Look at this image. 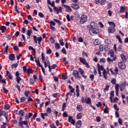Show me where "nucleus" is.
<instances>
[{"instance_id":"45","label":"nucleus","mask_w":128,"mask_h":128,"mask_svg":"<svg viewBox=\"0 0 128 128\" xmlns=\"http://www.w3.org/2000/svg\"><path fill=\"white\" fill-rule=\"evenodd\" d=\"M118 88H120V84H116V86H115V90H116V92L118 91Z\"/></svg>"},{"instance_id":"5","label":"nucleus","mask_w":128,"mask_h":128,"mask_svg":"<svg viewBox=\"0 0 128 128\" xmlns=\"http://www.w3.org/2000/svg\"><path fill=\"white\" fill-rule=\"evenodd\" d=\"M81 100L82 102H85L88 104H92V100H90V98H84L82 97Z\"/></svg>"},{"instance_id":"47","label":"nucleus","mask_w":128,"mask_h":128,"mask_svg":"<svg viewBox=\"0 0 128 128\" xmlns=\"http://www.w3.org/2000/svg\"><path fill=\"white\" fill-rule=\"evenodd\" d=\"M38 16L40 17V18H44V14H42V12H40L38 14Z\"/></svg>"},{"instance_id":"7","label":"nucleus","mask_w":128,"mask_h":128,"mask_svg":"<svg viewBox=\"0 0 128 128\" xmlns=\"http://www.w3.org/2000/svg\"><path fill=\"white\" fill-rule=\"evenodd\" d=\"M72 74L74 76L75 78H82V77L80 76L78 71H77L76 70H74L73 71Z\"/></svg>"},{"instance_id":"2","label":"nucleus","mask_w":128,"mask_h":128,"mask_svg":"<svg viewBox=\"0 0 128 128\" xmlns=\"http://www.w3.org/2000/svg\"><path fill=\"white\" fill-rule=\"evenodd\" d=\"M90 26H91L92 28L90 29V32H98V30L96 28L98 26V24L96 23V22H92L90 24Z\"/></svg>"},{"instance_id":"43","label":"nucleus","mask_w":128,"mask_h":128,"mask_svg":"<svg viewBox=\"0 0 128 128\" xmlns=\"http://www.w3.org/2000/svg\"><path fill=\"white\" fill-rule=\"evenodd\" d=\"M104 114H108V106H106V108L104 110Z\"/></svg>"},{"instance_id":"51","label":"nucleus","mask_w":128,"mask_h":128,"mask_svg":"<svg viewBox=\"0 0 128 128\" xmlns=\"http://www.w3.org/2000/svg\"><path fill=\"white\" fill-rule=\"evenodd\" d=\"M29 82L30 84H34V79H30Z\"/></svg>"},{"instance_id":"54","label":"nucleus","mask_w":128,"mask_h":128,"mask_svg":"<svg viewBox=\"0 0 128 128\" xmlns=\"http://www.w3.org/2000/svg\"><path fill=\"white\" fill-rule=\"evenodd\" d=\"M15 12H16L18 14H20V11L18 10V5L14 6Z\"/></svg>"},{"instance_id":"20","label":"nucleus","mask_w":128,"mask_h":128,"mask_svg":"<svg viewBox=\"0 0 128 128\" xmlns=\"http://www.w3.org/2000/svg\"><path fill=\"white\" fill-rule=\"evenodd\" d=\"M27 120H26L22 121V124L20 125V124H18V126H21V128H22V126H24V124L26 126L28 124Z\"/></svg>"},{"instance_id":"28","label":"nucleus","mask_w":128,"mask_h":128,"mask_svg":"<svg viewBox=\"0 0 128 128\" xmlns=\"http://www.w3.org/2000/svg\"><path fill=\"white\" fill-rule=\"evenodd\" d=\"M94 46H98L99 44H100V40H98V39H96L94 42Z\"/></svg>"},{"instance_id":"32","label":"nucleus","mask_w":128,"mask_h":128,"mask_svg":"<svg viewBox=\"0 0 128 128\" xmlns=\"http://www.w3.org/2000/svg\"><path fill=\"white\" fill-rule=\"evenodd\" d=\"M116 38L117 40H118L120 44H122V38H120V36H118V35H116Z\"/></svg>"},{"instance_id":"29","label":"nucleus","mask_w":128,"mask_h":128,"mask_svg":"<svg viewBox=\"0 0 128 128\" xmlns=\"http://www.w3.org/2000/svg\"><path fill=\"white\" fill-rule=\"evenodd\" d=\"M6 27L5 26H1L0 28V30H2V32H6Z\"/></svg>"},{"instance_id":"9","label":"nucleus","mask_w":128,"mask_h":128,"mask_svg":"<svg viewBox=\"0 0 128 128\" xmlns=\"http://www.w3.org/2000/svg\"><path fill=\"white\" fill-rule=\"evenodd\" d=\"M15 76H16V81L17 82L18 84H20V82L22 80V78L20 77V73L18 72H16Z\"/></svg>"},{"instance_id":"64","label":"nucleus","mask_w":128,"mask_h":128,"mask_svg":"<svg viewBox=\"0 0 128 128\" xmlns=\"http://www.w3.org/2000/svg\"><path fill=\"white\" fill-rule=\"evenodd\" d=\"M20 102H26V98H24V97L21 98Z\"/></svg>"},{"instance_id":"31","label":"nucleus","mask_w":128,"mask_h":128,"mask_svg":"<svg viewBox=\"0 0 128 128\" xmlns=\"http://www.w3.org/2000/svg\"><path fill=\"white\" fill-rule=\"evenodd\" d=\"M116 60V57H114L113 58H110L108 57L107 58V60L108 62H114V60Z\"/></svg>"},{"instance_id":"57","label":"nucleus","mask_w":128,"mask_h":128,"mask_svg":"<svg viewBox=\"0 0 128 128\" xmlns=\"http://www.w3.org/2000/svg\"><path fill=\"white\" fill-rule=\"evenodd\" d=\"M90 78L92 81L94 80V74H90Z\"/></svg>"},{"instance_id":"59","label":"nucleus","mask_w":128,"mask_h":128,"mask_svg":"<svg viewBox=\"0 0 128 128\" xmlns=\"http://www.w3.org/2000/svg\"><path fill=\"white\" fill-rule=\"evenodd\" d=\"M14 50L15 52H16L17 50H18V46H14Z\"/></svg>"},{"instance_id":"11","label":"nucleus","mask_w":128,"mask_h":128,"mask_svg":"<svg viewBox=\"0 0 128 128\" xmlns=\"http://www.w3.org/2000/svg\"><path fill=\"white\" fill-rule=\"evenodd\" d=\"M80 60L81 62H82V64H86V66L88 68V64L86 62V60H84V58H82V57L80 58Z\"/></svg>"},{"instance_id":"15","label":"nucleus","mask_w":128,"mask_h":128,"mask_svg":"<svg viewBox=\"0 0 128 128\" xmlns=\"http://www.w3.org/2000/svg\"><path fill=\"white\" fill-rule=\"evenodd\" d=\"M108 32H116V29L114 27H109L108 29Z\"/></svg>"},{"instance_id":"33","label":"nucleus","mask_w":128,"mask_h":128,"mask_svg":"<svg viewBox=\"0 0 128 128\" xmlns=\"http://www.w3.org/2000/svg\"><path fill=\"white\" fill-rule=\"evenodd\" d=\"M26 72H28V76H30V74H32V69L30 68L27 69Z\"/></svg>"},{"instance_id":"18","label":"nucleus","mask_w":128,"mask_h":128,"mask_svg":"<svg viewBox=\"0 0 128 128\" xmlns=\"http://www.w3.org/2000/svg\"><path fill=\"white\" fill-rule=\"evenodd\" d=\"M71 7L72 8H74V10H78V8H80V6L76 4H72Z\"/></svg>"},{"instance_id":"10","label":"nucleus","mask_w":128,"mask_h":128,"mask_svg":"<svg viewBox=\"0 0 128 128\" xmlns=\"http://www.w3.org/2000/svg\"><path fill=\"white\" fill-rule=\"evenodd\" d=\"M46 58L44 56V53H42V62L44 64V68H48V64L46 63V60H44Z\"/></svg>"},{"instance_id":"53","label":"nucleus","mask_w":128,"mask_h":128,"mask_svg":"<svg viewBox=\"0 0 128 128\" xmlns=\"http://www.w3.org/2000/svg\"><path fill=\"white\" fill-rule=\"evenodd\" d=\"M108 14L109 16H112V10H108Z\"/></svg>"},{"instance_id":"17","label":"nucleus","mask_w":128,"mask_h":128,"mask_svg":"<svg viewBox=\"0 0 128 128\" xmlns=\"http://www.w3.org/2000/svg\"><path fill=\"white\" fill-rule=\"evenodd\" d=\"M82 126V120H78L76 124V128H80Z\"/></svg>"},{"instance_id":"50","label":"nucleus","mask_w":128,"mask_h":128,"mask_svg":"<svg viewBox=\"0 0 128 128\" xmlns=\"http://www.w3.org/2000/svg\"><path fill=\"white\" fill-rule=\"evenodd\" d=\"M78 71L81 74H84V70H82V68H79Z\"/></svg>"},{"instance_id":"37","label":"nucleus","mask_w":128,"mask_h":128,"mask_svg":"<svg viewBox=\"0 0 128 128\" xmlns=\"http://www.w3.org/2000/svg\"><path fill=\"white\" fill-rule=\"evenodd\" d=\"M4 118H1L0 119V122H4V120H6V122H8V117L4 116Z\"/></svg>"},{"instance_id":"36","label":"nucleus","mask_w":128,"mask_h":128,"mask_svg":"<svg viewBox=\"0 0 128 128\" xmlns=\"http://www.w3.org/2000/svg\"><path fill=\"white\" fill-rule=\"evenodd\" d=\"M112 8V3L110 2L108 4L107 10H110V8Z\"/></svg>"},{"instance_id":"63","label":"nucleus","mask_w":128,"mask_h":128,"mask_svg":"<svg viewBox=\"0 0 128 128\" xmlns=\"http://www.w3.org/2000/svg\"><path fill=\"white\" fill-rule=\"evenodd\" d=\"M3 124L1 126V128H6V122H2Z\"/></svg>"},{"instance_id":"55","label":"nucleus","mask_w":128,"mask_h":128,"mask_svg":"<svg viewBox=\"0 0 128 128\" xmlns=\"http://www.w3.org/2000/svg\"><path fill=\"white\" fill-rule=\"evenodd\" d=\"M72 92H69L68 93H67L66 94V97L68 98V96H72Z\"/></svg>"},{"instance_id":"61","label":"nucleus","mask_w":128,"mask_h":128,"mask_svg":"<svg viewBox=\"0 0 128 128\" xmlns=\"http://www.w3.org/2000/svg\"><path fill=\"white\" fill-rule=\"evenodd\" d=\"M28 18L30 20H34V18H32V16L30 15H28Z\"/></svg>"},{"instance_id":"24","label":"nucleus","mask_w":128,"mask_h":128,"mask_svg":"<svg viewBox=\"0 0 128 128\" xmlns=\"http://www.w3.org/2000/svg\"><path fill=\"white\" fill-rule=\"evenodd\" d=\"M2 116H6V112L0 110V117Z\"/></svg>"},{"instance_id":"42","label":"nucleus","mask_w":128,"mask_h":128,"mask_svg":"<svg viewBox=\"0 0 128 128\" xmlns=\"http://www.w3.org/2000/svg\"><path fill=\"white\" fill-rule=\"evenodd\" d=\"M106 2V0H102L100 2V4H102V6H104Z\"/></svg>"},{"instance_id":"34","label":"nucleus","mask_w":128,"mask_h":128,"mask_svg":"<svg viewBox=\"0 0 128 128\" xmlns=\"http://www.w3.org/2000/svg\"><path fill=\"white\" fill-rule=\"evenodd\" d=\"M35 62L36 64V65L38 66H42L40 65V60H38V58L37 59H36Z\"/></svg>"},{"instance_id":"21","label":"nucleus","mask_w":128,"mask_h":128,"mask_svg":"<svg viewBox=\"0 0 128 128\" xmlns=\"http://www.w3.org/2000/svg\"><path fill=\"white\" fill-rule=\"evenodd\" d=\"M124 12H126V8L124 6H121L120 7V14H124Z\"/></svg>"},{"instance_id":"46","label":"nucleus","mask_w":128,"mask_h":128,"mask_svg":"<svg viewBox=\"0 0 128 128\" xmlns=\"http://www.w3.org/2000/svg\"><path fill=\"white\" fill-rule=\"evenodd\" d=\"M98 24H99V26H100V28H104V25L102 22H98Z\"/></svg>"},{"instance_id":"27","label":"nucleus","mask_w":128,"mask_h":128,"mask_svg":"<svg viewBox=\"0 0 128 128\" xmlns=\"http://www.w3.org/2000/svg\"><path fill=\"white\" fill-rule=\"evenodd\" d=\"M69 90L71 92H74V96H76V92H74V88H72L71 86L69 85Z\"/></svg>"},{"instance_id":"48","label":"nucleus","mask_w":128,"mask_h":128,"mask_svg":"<svg viewBox=\"0 0 128 128\" xmlns=\"http://www.w3.org/2000/svg\"><path fill=\"white\" fill-rule=\"evenodd\" d=\"M77 118L78 120H80L82 118V113H79L77 114Z\"/></svg>"},{"instance_id":"1","label":"nucleus","mask_w":128,"mask_h":128,"mask_svg":"<svg viewBox=\"0 0 128 128\" xmlns=\"http://www.w3.org/2000/svg\"><path fill=\"white\" fill-rule=\"evenodd\" d=\"M98 72L100 76H104L105 80H108V72L104 68L103 66L100 65L99 64H98Z\"/></svg>"},{"instance_id":"23","label":"nucleus","mask_w":128,"mask_h":128,"mask_svg":"<svg viewBox=\"0 0 128 128\" xmlns=\"http://www.w3.org/2000/svg\"><path fill=\"white\" fill-rule=\"evenodd\" d=\"M14 58H16V57L14 56V54H10L9 56V60H14Z\"/></svg>"},{"instance_id":"56","label":"nucleus","mask_w":128,"mask_h":128,"mask_svg":"<svg viewBox=\"0 0 128 128\" xmlns=\"http://www.w3.org/2000/svg\"><path fill=\"white\" fill-rule=\"evenodd\" d=\"M118 100V98L117 97L114 98V100H112V102H114L116 103V101Z\"/></svg>"},{"instance_id":"30","label":"nucleus","mask_w":128,"mask_h":128,"mask_svg":"<svg viewBox=\"0 0 128 128\" xmlns=\"http://www.w3.org/2000/svg\"><path fill=\"white\" fill-rule=\"evenodd\" d=\"M76 108L78 112H82V105H78L76 106Z\"/></svg>"},{"instance_id":"25","label":"nucleus","mask_w":128,"mask_h":128,"mask_svg":"<svg viewBox=\"0 0 128 128\" xmlns=\"http://www.w3.org/2000/svg\"><path fill=\"white\" fill-rule=\"evenodd\" d=\"M18 116H24V111L22 110H20L19 111Z\"/></svg>"},{"instance_id":"40","label":"nucleus","mask_w":128,"mask_h":128,"mask_svg":"<svg viewBox=\"0 0 128 128\" xmlns=\"http://www.w3.org/2000/svg\"><path fill=\"white\" fill-rule=\"evenodd\" d=\"M104 42L106 44H112V42H110V39H106Z\"/></svg>"},{"instance_id":"19","label":"nucleus","mask_w":128,"mask_h":128,"mask_svg":"<svg viewBox=\"0 0 128 128\" xmlns=\"http://www.w3.org/2000/svg\"><path fill=\"white\" fill-rule=\"evenodd\" d=\"M79 86L78 85L76 86V96H80V89H78Z\"/></svg>"},{"instance_id":"49","label":"nucleus","mask_w":128,"mask_h":128,"mask_svg":"<svg viewBox=\"0 0 128 128\" xmlns=\"http://www.w3.org/2000/svg\"><path fill=\"white\" fill-rule=\"evenodd\" d=\"M50 40L51 44H54V38H52V36H51L50 38Z\"/></svg>"},{"instance_id":"35","label":"nucleus","mask_w":128,"mask_h":128,"mask_svg":"<svg viewBox=\"0 0 128 128\" xmlns=\"http://www.w3.org/2000/svg\"><path fill=\"white\" fill-rule=\"evenodd\" d=\"M54 22H56L58 24L59 26H60L62 24V22L60 20H58L57 19L54 18L53 19Z\"/></svg>"},{"instance_id":"13","label":"nucleus","mask_w":128,"mask_h":128,"mask_svg":"<svg viewBox=\"0 0 128 128\" xmlns=\"http://www.w3.org/2000/svg\"><path fill=\"white\" fill-rule=\"evenodd\" d=\"M68 120L69 122H71V124H73V126H74V124H76V121L72 118V116H68Z\"/></svg>"},{"instance_id":"60","label":"nucleus","mask_w":128,"mask_h":128,"mask_svg":"<svg viewBox=\"0 0 128 128\" xmlns=\"http://www.w3.org/2000/svg\"><path fill=\"white\" fill-rule=\"evenodd\" d=\"M56 24V22H54V21H50V26H54Z\"/></svg>"},{"instance_id":"58","label":"nucleus","mask_w":128,"mask_h":128,"mask_svg":"<svg viewBox=\"0 0 128 128\" xmlns=\"http://www.w3.org/2000/svg\"><path fill=\"white\" fill-rule=\"evenodd\" d=\"M60 44L61 46H64V41H62V40L61 39L60 40Z\"/></svg>"},{"instance_id":"52","label":"nucleus","mask_w":128,"mask_h":128,"mask_svg":"<svg viewBox=\"0 0 128 128\" xmlns=\"http://www.w3.org/2000/svg\"><path fill=\"white\" fill-rule=\"evenodd\" d=\"M62 52L64 54H66V48H62Z\"/></svg>"},{"instance_id":"16","label":"nucleus","mask_w":128,"mask_h":128,"mask_svg":"<svg viewBox=\"0 0 128 128\" xmlns=\"http://www.w3.org/2000/svg\"><path fill=\"white\" fill-rule=\"evenodd\" d=\"M110 100L111 102H112V98L114 96V92L112 91L110 94Z\"/></svg>"},{"instance_id":"62","label":"nucleus","mask_w":128,"mask_h":128,"mask_svg":"<svg viewBox=\"0 0 128 128\" xmlns=\"http://www.w3.org/2000/svg\"><path fill=\"white\" fill-rule=\"evenodd\" d=\"M108 88H110V86H107L106 88H104V92H108Z\"/></svg>"},{"instance_id":"26","label":"nucleus","mask_w":128,"mask_h":128,"mask_svg":"<svg viewBox=\"0 0 128 128\" xmlns=\"http://www.w3.org/2000/svg\"><path fill=\"white\" fill-rule=\"evenodd\" d=\"M110 82L112 84L116 85V80L114 78H111Z\"/></svg>"},{"instance_id":"39","label":"nucleus","mask_w":128,"mask_h":128,"mask_svg":"<svg viewBox=\"0 0 128 128\" xmlns=\"http://www.w3.org/2000/svg\"><path fill=\"white\" fill-rule=\"evenodd\" d=\"M108 24L111 26H114V28L116 27V24H114V22H108Z\"/></svg>"},{"instance_id":"6","label":"nucleus","mask_w":128,"mask_h":128,"mask_svg":"<svg viewBox=\"0 0 128 128\" xmlns=\"http://www.w3.org/2000/svg\"><path fill=\"white\" fill-rule=\"evenodd\" d=\"M86 20H88V16H86V15H82L80 20V24H82L86 22Z\"/></svg>"},{"instance_id":"3","label":"nucleus","mask_w":128,"mask_h":128,"mask_svg":"<svg viewBox=\"0 0 128 128\" xmlns=\"http://www.w3.org/2000/svg\"><path fill=\"white\" fill-rule=\"evenodd\" d=\"M50 6L54 8V12H56L57 14H58L60 12H62V7H59L58 8L56 6H54V1H52V2L51 4H50Z\"/></svg>"},{"instance_id":"44","label":"nucleus","mask_w":128,"mask_h":128,"mask_svg":"<svg viewBox=\"0 0 128 128\" xmlns=\"http://www.w3.org/2000/svg\"><path fill=\"white\" fill-rule=\"evenodd\" d=\"M60 44L58 42H56L55 44V48H56V50H58V48H60Z\"/></svg>"},{"instance_id":"12","label":"nucleus","mask_w":128,"mask_h":128,"mask_svg":"<svg viewBox=\"0 0 128 128\" xmlns=\"http://www.w3.org/2000/svg\"><path fill=\"white\" fill-rule=\"evenodd\" d=\"M118 66L120 70H124V68H126V64L122 62H120L118 64Z\"/></svg>"},{"instance_id":"38","label":"nucleus","mask_w":128,"mask_h":128,"mask_svg":"<svg viewBox=\"0 0 128 128\" xmlns=\"http://www.w3.org/2000/svg\"><path fill=\"white\" fill-rule=\"evenodd\" d=\"M18 63L12 64L11 66L12 68H18Z\"/></svg>"},{"instance_id":"4","label":"nucleus","mask_w":128,"mask_h":128,"mask_svg":"<svg viewBox=\"0 0 128 128\" xmlns=\"http://www.w3.org/2000/svg\"><path fill=\"white\" fill-rule=\"evenodd\" d=\"M33 38L36 44H38H38H40V42L42 40V37L37 38L36 36H34Z\"/></svg>"},{"instance_id":"22","label":"nucleus","mask_w":128,"mask_h":128,"mask_svg":"<svg viewBox=\"0 0 128 128\" xmlns=\"http://www.w3.org/2000/svg\"><path fill=\"white\" fill-rule=\"evenodd\" d=\"M32 116V114L29 112L28 114H26L25 116V120H26L28 118H30Z\"/></svg>"},{"instance_id":"41","label":"nucleus","mask_w":128,"mask_h":128,"mask_svg":"<svg viewBox=\"0 0 128 128\" xmlns=\"http://www.w3.org/2000/svg\"><path fill=\"white\" fill-rule=\"evenodd\" d=\"M24 94V96H26V97L28 96V94H30V91L25 90Z\"/></svg>"},{"instance_id":"14","label":"nucleus","mask_w":128,"mask_h":128,"mask_svg":"<svg viewBox=\"0 0 128 128\" xmlns=\"http://www.w3.org/2000/svg\"><path fill=\"white\" fill-rule=\"evenodd\" d=\"M120 57L122 58V62H126V60H128V56H126L124 54H122L120 55Z\"/></svg>"},{"instance_id":"8","label":"nucleus","mask_w":128,"mask_h":128,"mask_svg":"<svg viewBox=\"0 0 128 128\" xmlns=\"http://www.w3.org/2000/svg\"><path fill=\"white\" fill-rule=\"evenodd\" d=\"M126 82H124L120 84L119 86L120 92H122L126 88Z\"/></svg>"}]
</instances>
